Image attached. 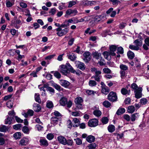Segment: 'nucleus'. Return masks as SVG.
I'll use <instances>...</instances> for the list:
<instances>
[{
	"mask_svg": "<svg viewBox=\"0 0 149 149\" xmlns=\"http://www.w3.org/2000/svg\"><path fill=\"white\" fill-rule=\"evenodd\" d=\"M109 32V31L108 30H106L103 31L101 34L102 36L103 37H106Z\"/></svg>",
	"mask_w": 149,
	"mask_h": 149,
	"instance_id": "obj_64",
	"label": "nucleus"
},
{
	"mask_svg": "<svg viewBox=\"0 0 149 149\" xmlns=\"http://www.w3.org/2000/svg\"><path fill=\"white\" fill-rule=\"evenodd\" d=\"M120 68L121 70L124 71L127 70L128 69V67L127 66L123 64L120 65Z\"/></svg>",
	"mask_w": 149,
	"mask_h": 149,
	"instance_id": "obj_55",
	"label": "nucleus"
},
{
	"mask_svg": "<svg viewBox=\"0 0 149 149\" xmlns=\"http://www.w3.org/2000/svg\"><path fill=\"white\" fill-rule=\"evenodd\" d=\"M108 130L109 132L112 133L115 130V127L113 125H110L108 127Z\"/></svg>",
	"mask_w": 149,
	"mask_h": 149,
	"instance_id": "obj_37",
	"label": "nucleus"
},
{
	"mask_svg": "<svg viewBox=\"0 0 149 149\" xmlns=\"http://www.w3.org/2000/svg\"><path fill=\"white\" fill-rule=\"evenodd\" d=\"M68 71L72 73L78 74V72H76L68 63H67L65 65L61 66L60 72L63 74L67 75L68 74Z\"/></svg>",
	"mask_w": 149,
	"mask_h": 149,
	"instance_id": "obj_1",
	"label": "nucleus"
},
{
	"mask_svg": "<svg viewBox=\"0 0 149 149\" xmlns=\"http://www.w3.org/2000/svg\"><path fill=\"white\" fill-rule=\"evenodd\" d=\"M98 121L96 118H93L90 120L88 123V125L90 127H94L98 125Z\"/></svg>",
	"mask_w": 149,
	"mask_h": 149,
	"instance_id": "obj_6",
	"label": "nucleus"
},
{
	"mask_svg": "<svg viewBox=\"0 0 149 149\" xmlns=\"http://www.w3.org/2000/svg\"><path fill=\"white\" fill-rule=\"evenodd\" d=\"M117 49L116 46L112 45L110 46L109 49H110V54L112 56H115L116 55V54L114 52Z\"/></svg>",
	"mask_w": 149,
	"mask_h": 149,
	"instance_id": "obj_11",
	"label": "nucleus"
},
{
	"mask_svg": "<svg viewBox=\"0 0 149 149\" xmlns=\"http://www.w3.org/2000/svg\"><path fill=\"white\" fill-rule=\"evenodd\" d=\"M108 100L110 101L114 102L117 99V97L116 93L114 92L111 91L108 95Z\"/></svg>",
	"mask_w": 149,
	"mask_h": 149,
	"instance_id": "obj_3",
	"label": "nucleus"
},
{
	"mask_svg": "<svg viewBox=\"0 0 149 149\" xmlns=\"http://www.w3.org/2000/svg\"><path fill=\"white\" fill-rule=\"evenodd\" d=\"M132 88L134 90V91H136L139 89H142L141 88H139L136 84L135 83H133L131 85Z\"/></svg>",
	"mask_w": 149,
	"mask_h": 149,
	"instance_id": "obj_32",
	"label": "nucleus"
},
{
	"mask_svg": "<svg viewBox=\"0 0 149 149\" xmlns=\"http://www.w3.org/2000/svg\"><path fill=\"white\" fill-rule=\"evenodd\" d=\"M103 71L105 73H111V70L108 68H105L103 69Z\"/></svg>",
	"mask_w": 149,
	"mask_h": 149,
	"instance_id": "obj_58",
	"label": "nucleus"
},
{
	"mask_svg": "<svg viewBox=\"0 0 149 149\" xmlns=\"http://www.w3.org/2000/svg\"><path fill=\"white\" fill-rule=\"evenodd\" d=\"M83 101L82 98L80 97H78L76 98L75 100V104L82 103Z\"/></svg>",
	"mask_w": 149,
	"mask_h": 149,
	"instance_id": "obj_38",
	"label": "nucleus"
},
{
	"mask_svg": "<svg viewBox=\"0 0 149 149\" xmlns=\"http://www.w3.org/2000/svg\"><path fill=\"white\" fill-rule=\"evenodd\" d=\"M129 48L132 50H139V47L137 46H135L134 45H130Z\"/></svg>",
	"mask_w": 149,
	"mask_h": 149,
	"instance_id": "obj_51",
	"label": "nucleus"
},
{
	"mask_svg": "<svg viewBox=\"0 0 149 149\" xmlns=\"http://www.w3.org/2000/svg\"><path fill=\"white\" fill-rule=\"evenodd\" d=\"M83 56L84 57L83 60L86 62H88L91 59V54L89 52H84L83 54Z\"/></svg>",
	"mask_w": 149,
	"mask_h": 149,
	"instance_id": "obj_7",
	"label": "nucleus"
},
{
	"mask_svg": "<svg viewBox=\"0 0 149 149\" xmlns=\"http://www.w3.org/2000/svg\"><path fill=\"white\" fill-rule=\"evenodd\" d=\"M54 137V135L51 133H49L47 135V138L49 140H52Z\"/></svg>",
	"mask_w": 149,
	"mask_h": 149,
	"instance_id": "obj_62",
	"label": "nucleus"
},
{
	"mask_svg": "<svg viewBox=\"0 0 149 149\" xmlns=\"http://www.w3.org/2000/svg\"><path fill=\"white\" fill-rule=\"evenodd\" d=\"M79 119H78L77 118H74L73 119V122L76 124L74 125L73 126L74 127H77L79 126V123L80 122Z\"/></svg>",
	"mask_w": 149,
	"mask_h": 149,
	"instance_id": "obj_30",
	"label": "nucleus"
},
{
	"mask_svg": "<svg viewBox=\"0 0 149 149\" xmlns=\"http://www.w3.org/2000/svg\"><path fill=\"white\" fill-rule=\"evenodd\" d=\"M148 102L146 98H142L140 100V102L142 105H145Z\"/></svg>",
	"mask_w": 149,
	"mask_h": 149,
	"instance_id": "obj_50",
	"label": "nucleus"
},
{
	"mask_svg": "<svg viewBox=\"0 0 149 149\" xmlns=\"http://www.w3.org/2000/svg\"><path fill=\"white\" fill-rule=\"evenodd\" d=\"M21 16H19L18 19H17L15 21L14 24V26L15 28L16 29H18L19 28L21 25V22L20 20V18H21Z\"/></svg>",
	"mask_w": 149,
	"mask_h": 149,
	"instance_id": "obj_16",
	"label": "nucleus"
},
{
	"mask_svg": "<svg viewBox=\"0 0 149 149\" xmlns=\"http://www.w3.org/2000/svg\"><path fill=\"white\" fill-rule=\"evenodd\" d=\"M75 64L76 66L81 70H84L85 68V65L84 63L82 62L77 61H75Z\"/></svg>",
	"mask_w": 149,
	"mask_h": 149,
	"instance_id": "obj_9",
	"label": "nucleus"
},
{
	"mask_svg": "<svg viewBox=\"0 0 149 149\" xmlns=\"http://www.w3.org/2000/svg\"><path fill=\"white\" fill-rule=\"evenodd\" d=\"M104 57L108 60H110L111 58L110 52L109 53L107 52H104L103 53Z\"/></svg>",
	"mask_w": 149,
	"mask_h": 149,
	"instance_id": "obj_29",
	"label": "nucleus"
},
{
	"mask_svg": "<svg viewBox=\"0 0 149 149\" xmlns=\"http://www.w3.org/2000/svg\"><path fill=\"white\" fill-rule=\"evenodd\" d=\"M31 140L29 137H24L20 141L19 145L21 146H26L29 143Z\"/></svg>",
	"mask_w": 149,
	"mask_h": 149,
	"instance_id": "obj_4",
	"label": "nucleus"
},
{
	"mask_svg": "<svg viewBox=\"0 0 149 149\" xmlns=\"http://www.w3.org/2000/svg\"><path fill=\"white\" fill-rule=\"evenodd\" d=\"M35 99L36 101L39 103L41 102V100L40 97V95L38 94H36L35 95Z\"/></svg>",
	"mask_w": 149,
	"mask_h": 149,
	"instance_id": "obj_42",
	"label": "nucleus"
},
{
	"mask_svg": "<svg viewBox=\"0 0 149 149\" xmlns=\"http://www.w3.org/2000/svg\"><path fill=\"white\" fill-rule=\"evenodd\" d=\"M59 83L61 85L65 88H67L70 84L69 82L63 79L60 80Z\"/></svg>",
	"mask_w": 149,
	"mask_h": 149,
	"instance_id": "obj_14",
	"label": "nucleus"
},
{
	"mask_svg": "<svg viewBox=\"0 0 149 149\" xmlns=\"http://www.w3.org/2000/svg\"><path fill=\"white\" fill-rule=\"evenodd\" d=\"M125 111V110L124 108H119L117 111L116 113L118 115H120L124 113Z\"/></svg>",
	"mask_w": 149,
	"mask_h": 149,
	"instance_id": "obj_31",
	"label": "nucleus"
},
{
	"mask_svg": "<svg viewBox=\"0 0 149 149\" xmlns=\"http://www.w3.org/2000/svg\"><path fill=\"white\" fill-rule=\"evenodd\" d=\"M139 114L137 113H134L131 115V120L132 122L135 121L139 118Z\"/></svg>",
	"mask_w": 149,
	"mask_h": 149,
	"instance_id": "obj_23",
	"label": "nucleus"
},
{
	"mask_svg": "<svg viewBox=\"0 0 149 149\" xmlns=\"http://www.w3.org/2000/svg\"><path fill=\"white\" fill-rule=\"evenodd\" d=\"M14 137L16 139H20L21 136V134L20 132H17L13 134Z\"/></svg>",
	"mask_w": 149,
	"mask_h": 149,
	"instance_id": "obj_35",
	"label": "nucleus"
},
{
	"mask_svg": "<svg viewBox=\"0 0 149 149\" xmlns=\"http://www.w3.org/2000/svg\"><path fill=\"white\" fill-rule=\"evenodd\" d=\"M102 122L103 124H106L108 122V119L106 117H103L102 119Z\"/></svg>",
	"mask_w": 149,
	"mask_h": 149,
	"instance_id": "obj_61",
	"label": "nucleus"
},
{
	"mask_svg": "<svg viewBox=\"0 0 149 149\" xmlns=\"http://www.w3.org/2000/svg\"><path fill=\"white\" fill-rule=\"evenodd\" d=\"M57 139L60 143L65 145H66V139L63 136H60L58 137Z\"/></svg>",
	"mask_w": 149,
	"mask_h": 149,
	"instance_id": "obj_15",
	"label": "nucleus"
},
{
	"mask_svg": "<svg viewBox=\"0 0 149 149\" xmlns=\"http://www.w3.org/2000/svg\"><path fill=\"white\" fill-rule=\"evenodd\" d=\"M142 89H139L136 91H134V93H135V97L136 98L139 99L142 97Z\"/></svg>",
	"mask_w": 149,
	"mask_h": 149,
	"instance_id": "obj_18",
	"label": "nucleus"
},
{
	"mask_svg": "<svg viewBox=\"0 0 149 149\" xmlns=\"http://www.w3.org/2000/svg\"><path fill=\"white\" fill-rule=\"evenodd\" d=\"M22 125L20 124H18L13 125V129L15 130H19L22 127Z\"/></svg>",
	"mask_w": 149,
	"mask_h": 149,
	"instance_id": "obj_52",
	"label": "nucleus"
},
{
	"mask_svg": "<svg viewBox=\"0 0 149 149\" xmlns=\"http://www.w3.org/2000/svg\"><path fill=\"white\" fill-rule=\"evenodd\" d=\"M95 139V138L94 136L92 135H89L86 138V141L90 143L93 142Z\"/></svg>",
	"mask_w": 149,
	"mask_h": 149,
	"instance_id": "obj_25",
	"label": "nucleus"
},
{
	"mask_svg": "<svg viewBox=\"0 0 149 149\" xmlns=\"http://www.w3.org/2000/svg\"><path fill=\"white\" fill-rule=\"evenodd\" d=\"M96 147V145L95 143L90 144L88 146L89 149H95Z\"/></svg>",
	"mask_w": 149,
	"mask_h": 149,
	"instance_id": "obj_59",
	"label": "nucleus"
},
{
	"mask_svg": "<svg viewBox=\"0 0 149 149\" xmlns=\"http://www.w3.org/2000/svg\"><path fill=\"white\" fill-rule=\"evenodd\" d=\"M93 114L95 116L99 117L102 115V112L98 109L95 110L93 112Z\"/></svg>",
	"mask_w": 149,
	"mask_h": 149,
	"instance_id": "obj_28",
	"label": "nucleus"
},
{
	"mask_svg": "<svg viewBox=\"0 0 149 149\" xmlns=\"http://www.w3.org/2000/svg\"><path fill=\"white\" fill-rule=\"evenodd\" d=\"M88 84L90 86L93 87L96 86L97 83L94 80H91L89 81Z\"/></svg>",
	"mask_w": 149,
	"mask_h": 149,
	"instance_id": "obj_47",
	"label": "nucleus"
},
{
	"mask_svg": "<svg viewBox=\"0 0 149 149\" xmlns=\"http://www.w3.org/2000/svg\"><path fill=\"white\" fill-rule=\"evenodd\" d=\"M121 93L123 95H129L130 94V91L127 90L126 88H122L121 90Z\"/></svg>",
	"mask_w": 149,
	"mask_h": 149,
	"instance_id": "obj_17",
	"label": "nucleus"
},
{
	"mask_svg": "<svg viewBox=\"0 0 149 149\" xmlns=\"http://www.w3.org/2000/svg\"><path fill=\"white\" fill-rule=\"evenodd\" d=\"M57 32L56 34L59 36L61 37L66 35L69 31V29L68 28L63 29L60 28H58L55 29Z\"/></svg>",
	"mask_w": 149,
	"mask_h": 149,
	"instance_id": "obj_2",
	"label": "nucleus"
},
{
	"mask_svg": "<svg viewBox=\"0 0 149 149\" xmlns=\"http://www.w3.org/2000/svg\"><path fill=\"white\" fill-rule=\"evenodd\" d=\"M31 129H29L27 126H24L22 127V131L25 134H28L30 133Z\"/></svg>",
	"mask_w": 149,
	"mask_h": 149,
	"instance_id": "obj_24",
	"label": "nucleus"
},
{
	"mask_svg": "<svg viewBox=\"0 0 149 149\" xmlns=\"http://www.w3.org/2000/svg\"><path fill=\"white\" fill-rule=\"evenodd\" d=\"M35 128L39 131H41L43 130V127L40 125H36Z\"/></svg>",
	"mask_w": 149,
	"mask_h": 149,
	"instance_id": "obj_45",
	"label": "nucleus"
},
{
	"mask_svg": "<svg viewBox=\"0 0 149 149\" xmlns=\"http://www.w3.org/2000/svg\"><path fill=\"white\" fill-rule=\"evenodd\" d=\"M101 54L100 53H99L98 52H96L94 53L93 54V57L97 59H99L100 58H101Z\"/></svg>",
	"mask_w": 149,
	"mask_h": 149,
	"instance_id": "obj_39",
	"label": "nucleus"
},
{
	"mask_svg": "<svg viewBox=\"0 0 149 149\" xmlns=\"http://www.w3.org/2000/svg\"><path fill=\"white\" fill-rule=\"evenodd\" d=\"M86 93L89 95H94L95 93H97L96 91H95L93 90H88L86 91Z\"/></svg>",
	"mask_w": 149,
	"mask_h": 149,
	"instance_id": "obj_53",
	"label": "nucleus"
},
{
	"mask_svg": "<svg viewBox=\"0 0 149 149\" xmlns=\"http://www.w3.org/2000/svg\"><path fill=\"white\" fill-rule=\"evenodd\" d=\"M81 114V113L79 111H73L72 112V115L74 116H78Z\"/></svg>",
	"mask_w": 149,
	"mask_h": 149,
	"instance_id": "obj_44",
	"label": "nucleus"
},
{
	"mask_svg": "<svg viewBox=\"0 0 149 149\" xmlns=\"http://www.w3.org/2000/svg\"><path fill=\"white\" fill-rule=\"evenodd\" d=\"M102 77V76H97L95 75L93 76L92 78H94L95 81L97 82H99L100 81V79Z\"/></svg>",
	"mask_w": 149,
	"mask_h": 149,
	"instance_id": "obj_60",
	"label": "nucleus"
},
{
	"mask_svg": "<svg viewBox=\"0 0 149 149\" xmlns=\"http://www.w3.org/2000/svg\"><path fill=\"white\" fill-rule=\"evenodd\" d=\"M135 108L134 106L131 105L129 106L127 108V111L130 113H132L135 111Z\"/></svg>",
	"mask_w": 149,
	"mask_h": 149,
	"instance_id": "obj_27",
	"label": "nucleus"
},
{
	"mask_svg": "<svg viewBox=\"0 0 149 149\" xmlns=\"http://www.w3.org/2000/svg\"><path fill=\"white\" fill-rule=\"evenodd\" d=\"M40 106L37 104H34L33 105V109L36 112H39L41 110Z\"/></svg>",
	"mask_w": 149,
	"mask_h": 149,
	"instance_id": "obj_21",
	"label": "nucleus"
},
{
	"mask_svg": "<svg viewBox=\"0 0 149 149\" xmlns=\"http://www.w3.org/2000/svg\"><path fill=\"white\" fill-rule=\"evenodd\" d=\"M77 12L76 10H72L69 9L66 12V15H70L72 14H74V15L77 14Z\"/></svg>",
	"mask_w": 149,
	"mask_h": 149,
	"instance_id": "obj_26",
	"label": "nucleus"
},
{
	"mask_svg": "<svg viewBox=\"0 0 149 149\" xmlns=\"http://www.w3.org/2000/svg\"><path fill=\"white\" fill-rule=\"evenodd\" d=\"M74 140L75 141L76 144L77 145H80L82 143V140L79 138L74 139Z\"/></svg>",
	"mask_w": 149,
	"mask_h": 149,
	"instance_id": "obj_56",
	"label": "nucleus"
},
{
	"mask_svg": "<svg viewBox=\"0 0 149 149\" xmlns=\"http://www.w3.org/2000/svg\"><path fill=\"white\" fill-rule=\"evenodd\" d=\"M6 105L8 108H11L13 107V103L11 101H9L7 103Z\"/></svg>",
	"mask_w": 149,
	"mask_h": 149,
	"instance_id": "obj_63",
	"label": "nucleus"
},
{
	"mask_svg": "<svg viewBox=\"0 0 149 149\" xmlns=\"http://www.w3.org/2000/svg\"><path fill=\"white\" fill-rule=\"evenodd\" d=\"M59 102L62 106H65L67 103V99L65 97H62L60 100Z\"/></svg>",
	"mask_w": 149,
	"mask_h": 149,
	"instance_id": "obj_22",
	"label": "nucleus"
},
{
	"mask_svg": "<svg viewBox=\"0 0 149 149\" xmlns=\"http://www.w3.org/2000/svg\"><path fill=\"white\" fill-rule=\"evenodd\" d=\"M15 0H7L6 1V4L7 7H10L12 6L14 4Z\"/></svg>",
	"mask_w": 149,
	"mask_h": 149,
	"instance_id": "obj_19",
	"label": "nucleus"
},
{
	"mask_svg": "<svg viewBox=\"0 0 149 149\" xmlns=\"http://www.w3.org/2000/svg\"><path fill=\"white\" fill-rule=\"evenodd\" d=\"M8 127L4 125L1 126V132H6L8 130Z\"/></svg>",
	"mask_w": 149,
	"mask_h": 149,
	"instance_id": "obj_40",
	"label": "nucleus"
},
{
	"mask_svg": "<svg viewBox=\"0 0 149 149\" xmlns=\"http://www.w3.org/2000/svg\"><path fill=\"white\" fill-rule=\"evenodd\" d=\"M39 142L40 145L45 147H47L49 145L48 141L45 138L40 139L39 141Z\"/></svg>",
	"mask_w": 149,
	"mask_h": 149,
	"instance_id": "obj_12",
	"label": "nucleus"
},
{
	"mask_svg": "<svg viewBox=\"0 0 149 149\" xmlns=\"http://www.w3.org/2000/svg\"><path fill=\"white\" fill-rule=\"evenodd\" d=\"M105 18V15L104 14H102L100 15L95 16L94 18V20L95 22H98L102 21Z\"/></svg>",
	"mask_w": 149,
	"mask_h": 149,
	"instance_id": "obj_8",
	"label": "nucleus"
},
{
	"mask_svg": "<svg viewBox=\"0 0 149 149\" xmlns=\"http://www.w3.org/2000/svg\"><path fill=\"white\" fill-rule=\"evenodd\" d=\"M53 104L52 102L48 100L47 102L46 106L49 108H51L53 107Z\"/></svg>",
	"mask_w": 149,
	"mask_h": 149,
	"instance_id": "obj_41",
	"label": "nucleus"
},
{
	"mask_svg": "<svg viewBox=\"0 0 149 149\" xmlns=\"http://www.w3.org/2000/svg\"><path fill=\"white\" fill-rule=\"evenodd\" d=\"M127 55L128 58L131 59H133L134 56V53L130 51H129L128 52Z\"/></svg>",
	"mask_w": 149,
	"mask_h": 149,
	"instance_id": "obj_34",
	"label": "nucleus"
},
{
	"mask_svg": "<svg viewBox=\"0 0 149 149\" xmlns=\"http://www.w3.org/2000/svg\"><path fill=\"white\" fill-rule=\"evenodd\" d=\"M8 116L11 118H14L15 117V112L14 110H12L10 111L8 113Z\"/></svg>",
	"mask_w": 149,
	"mask_h": 149,
	"instance_id": "obj_48",
	"label": "nucleus"
},
{
	"mask_svg": "<svg viewBox=\"0 0 149 149\" xmlns=\"http://www.w3.org/2000/svg\"><path fill=\"white\" fill-rule=\"evenodd\" d=\"M13 118L10 117L8 116H7L6 119L5 120V123L6 124H11L12 123V121Z\"/></svg>",
	"mask_w": 149,
	"mask_h": 149,
	"instance_id": "obj_20",
	"label": "nucleus"
},
{
	"mask_svg": "<svg viewBox=\"0 0 149 149\" xmlns=\"http://www.w3.org/2000/svg\"><path fill=\"white\" fill-rule=\"evenodd\" d=\"M103 104L104 106L107 108L109 107L111 105L109 101L106 100L104 102Z\"/></svg>",
	"mask_w": 149,
	"mask_h": 149,
	"instance_id": "obj_46",
	"label": "nucleus"
},
{
	"mask_svg": "<svg viewBox=\"0 0 149 149\" xmlns=\"http://www.w3.org/2000/svg\"><path fill=\"white\" fill-rule=\"evenodd\" d=\"M134 62L136 68H140L141 64L140 63V60L136 58H135L134 59Z\"/></svg>",
	"mask_w": 149,
	"mask_h": 149,
	"instance_id": "obj_36",
	"label": "nucleus"
},
{
	"mask_svg": "<svg viewBox=\"0 0 149 149\" xmlns=\"http://www.w3.org/2000/svg\"><path fill=\"white\" fill-rule=\"evenodd\" d=\"M117 53H119L122 54L124 53V50L123 48L121 47H119L117 48Z\"/></svg>",
	"mask_w": 149,
	"mask_h": 149,
	"instance_id": "obj_49",
	"label": "nucleus"
},
{
	"mask_svg": "<svg viewBox=\"0 0 149 149\" xmlns=\"http://www.w3.org/2000/svg\"><path fill=\"white\" fill-rule=\"evenodd\" d=\"M61 118H58L56 117L53 116L51 118V123L54 125H56L59 121H61Z\"/></svg>",
	"mask_w": 149,
	"mask_h": 149,
	"instance_id": "obj_10",
	"label": "nucleus"
},
{
	"mask_svg": "<svg viewBox=\"0 0 149 149\" xmlns=\"http://www.w3.org/2000/svg\"><path fill=\"white\" fill-rule=\"evenodd\" d=\"M52 114L55 116V117H60L61 116V114L58 111H55L53 113H52Z\"/></svg>",
	"mask_w": 149,
	"mask_h": 149,
	"instance_id": "obj_57",
	"label": "nucleus"
},
{
	"mask_svg": "<svg viewBox=\"0 0 149 149\" xmlns=\"http://www.w3.org/2000/svg\"><path fill=\"white\" fill-rule=\"evenodd\" d=\"M100 84L101 85L102 92L104 94H107L109 91V88L106 86L104 83L102 81L101 82Z\"/></svg>",
	"mask_w": 149,
	"mask_h": 149,
	"instance_id": "obj_5",
	"label": "nucleus"
},
{
	"mask_svg": "<svg viewBox=\"0 0 149 149\" xmlns=\"http://www.w3.org/2000/svg\"><path fill=\"white\" fill-rule=\"evenodd\" d=\"M52 86L54 87L58 91H59L62 90L63 88H61V87L60 85H58L55 83H53L52 84Z\"/></svg>",
	"mask_w": 149,
	"mask_h": 149,
	"instance_id": "obj_33",
	"label": "nucleus"
},
{
	"mask_svg": "<svg viewBox=\"0 0 149 149\" xmlns=\"http://www.w3.org/2000/svg\"><path fill=\"white\" fill-rule=\"evenodd\" d=\"M112 2L113 5L117 6L118 4L120 3V2L119 0H110Z\"/></svg>",
	"mask_w": 149,
	"mask_h": 149,
	"instance_id": "obj_54",
	"label": "nucleus"
},
{
	"mask_svg": "<svg viewBox=\"0 0 149 149\" xmlns=\"http://www.w3.org/2000/svg\"><path fill=\"white\" fill-rule=\"evenodd\" d=\"M134 42L136 44V45L138 47L141 46L142 45V41L139 39H137L135 40Z\"/></svg>",
	"mask_w": 149,
	"mask_h": 149,
	"instance_id": "obj_43",
	"label": "nucleus"
},
{
	"mask_svg": "<svg viewBox=\"0 0 149 149\" xmlns=\"http://www.w3.org/2000/svg\"><path fill=\"white\" fill-rule=\"evenodd\" d=\"M67 56L68 59L72 61H75L77 58L76 55L74 53H67Z\"/></svg>",
	"mask_w": 149,
	"mask_h": 149,
	"instance_id": "obj_13",
	"label": "nucleus"
}]
</instances>
